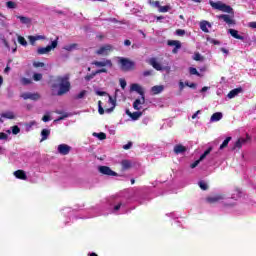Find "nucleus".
<instances>
[{
    "mask_svg": "<svg viewBox=\"0 0 256 256\" xmlns=\"http://www.w3.org/2000/svg\"><path fill=\"white\" fill-rule=\"evenodd\" d=\"M93 213L94 214L87 218L91 219V217H99V215H109V213H112L113 215H125V213H129V201L125 198L117 197L110 200L108 212H105L102 206H96L93 209Z\"/></svg>",
    "mask_w": 256,
    "mask_h": 256,
    "instance_id": "obj_1",
    "label": "nucleus"
},
{
    "mask_svg": "<svg viewBox=\"0 0 256 256\" xmlns=\"http://www.w3.org/2000/svg\"><path fill=\"white\" fill-rule=\"evenodd\" d=\"M241 197V192L239 190H237L234 194H232L231 198L225 199V197H223L222 195H216V196H211L207 198L208 203H225V205H227L228 207H233V205H235V202L229 204V202L231 201V199H233V201H237L239 198Z\"/></svg>",
    "mask_w": 256,
    "mask_h": 256,
    "instance_id": "obj_2",
    "label": "nucleus"
},
{
    "mask_svg": "<svg viewBox=\"0 0 256 256\" xmlns=\"http://www.w3.org/2000/svg\"><path fill=\"white\" fill-rule=\"evenodd\" d=\"M57 84H54L53 87H58L59 90L57 92L58 96L65 95V93H69L71 89V83L69 82L68 76H60L56 79Z\"/></svg>",
    "mask_w": 256,
    "mask_h": 256,
    "instance_id": "obj_3",
    "label": "nucleus"
},
{
    "mask_svg": "<svg viewBox=\"0 0 256 256\" xmlns=\"http://www.w3.org/2000/svg\"><path fill=\"white\" fill-rule=\"evenodd\" d=\"M209 3L212 9H216L217 11H222L223 13H233V8H231V6L227 4H224L221 1L214 2L210 0Z\"/></svg>",
    "mask_w": 256,
    "mask_h": 256,
    "instance_id": "obj_4",
    "label": "nucleus"
},
{
    "mask_svg": "<svg viewBox=\"0 0 256 256\" xmlns=\"http://www.w3.org/2000/svg\"><path fill=\"white\" fill-rule=\"evenodd\" d=\"M59 44V37H57L55 40L51 42V45H48L46 47H39L37 49L38 55H47V53H51L53 49H57V45Z\"/></svg>",
    "mask_w": 256,
    "mask_h": 256,
    "instance_id": "obj_5",
    "label": "nucleus"
},
{
    "mask_svg": "<svg viewBox=\"0 0 256 256\" xmlns=\"http://www.w3.org/2000/svg\"><path fill=\"white\" fill-rule=\"evenodd\" d=\"M119 64L121 65L122 71H131L135 67V62L127 58H120Z\"/></svg>",
    "mask_w": 256,
    "mask_h": 256,
    "instance_id": "obj_6",
    "label": "nucleus"
},
{
    "mask_svg": "<svg viewBox=\"0 0 256 256\" xmlns=\"http://www.w3.org/2000/svg\"><path fill=\"white\" fill-rule=\"evenodd\" d=\"M149 63L153 66L154 69H156V71H166L167 73H170L171 71V67H163L161 63L157 61V58H150Z\"/></svg>",
    "mask_w": 256,
    "mask_h": 256,
    "instance_id": "obj_7",
    "label": "nucleus"
},
{
    "mask_svg": "<svg viewBox=\"0 0 256 256\" xmlns=\"http://www.w3.org/2000/svg\"><path fill=\"white\" fill-rule=\"evenodd\" d=\"M119 92V90H116L115 92V98H113L111 95L108 94V103H110L111 107L107 108L105 110V113H113V110L115 109V107H117V93Z\"/></svg>",
    "mask_w": 256,
    "mask_h": 256,
    "instance_id": "obj_8",
    "label": "nucleus"
},
{
    "mask_svg": "<svg viewBox=\"0 0 256 256\" xmlns=\"http://www.w3.org/2000/svg\"><path fill=\"white\" fill-rule=\"evenodd\" d=\"M1 41L4 45V47L7 49V51H11L12 53H17V41H15V39L12 40L13 41L12 46L9 44L7 39H5V37H2Z\"/></svg>",
    "mask_w": 256,
    "mask_h": 256,
    "instance_id": "obj_9",
    "label": "nucleus"
},
{
    "mask_svg": "<svg viewBox=\"0 0 256 256\" xmlns=\"http://www.w3.org/2000/svg\"><path fill=\"white\" fill-rule=\"evenodd\" d=\"M17 115L11 110L4 111L0 114V123H4L5 119H16Z\"/></svg>",
    "mask_w": 256,
    "mask_h": 256,
    "instance_id": "obj_10",
    "label": "nucleus"
},
{
    "mask_svg": "<svg viewBox=\"0 0 256 256\" xmlns=\"http://www.w3.org/2000/svg\"><path fill=\"white\" fill-rule=\"evenodd\" d=\"M98 171L100 173H102V175H108L110 177H117V174L115 173V171L111 170V168H109L107 166H100L98 168Z\"/></svg>",
    "mask_w": 256,
    "mask_h": 256,
    "instance_id": "obj_11",
    "label": "nucleus"
},
{
    "mask_svg": "<svg viewBox=\"0 0 256 256\" xmlns=\"http://www.w3.org/2000/svg\"><path fill=\"white\" fill-rule=\"evenodd\" d=\"M211 151H213V148H208L201 156L198 160H196L195 162H193L192 164H190V168L191 169H195V167H197V165H199V163H201V161H203V159H205V157H207V155H209V153H211Z\"/></svg>",
    "mask_w": 256,
    "mask_h": 256,
    "instance_id": "obj_12",
    "label": "nucleus"
},
{
    "mask_svg": "<svg viewBox=\"0 0 256 256\" xmlns=\"http://www.w3.org/2000/svg\"><path fill=\"white\" fill-rule=\"evenodd\" d=\"M57 151L60 155H69L71 153V146L67 144L58 145Z\"/></svg>",
    "mask_w": 256,
    "mask_h": 256,
    "instance_id": "obj_13",
    "label": "nucleus"
},
{
    "mask_svg": "<svg viewBox=\"0 0 256 256\" xmlns=\"http://www.w3.org/2000/svg\"><path fill=\"white\" fill-rule=\"evenodd\" d=\"M251 140V137H249V135H247L246 136V138H239L236 142H235V144H234V146H233V150H235V149H241V147H243V145H245V143H247L248 141H250Z\"/></svg>",
    "mask_w": 256,
    "mask_h": 256,
    "instance_id": "obj_14",
    "label": "nucleus"
},
{
    "mask_svg": "<svg viewBox=\"0 0 256 256\" xmlns=\"http://www.w3.org/2000/svg\"><path fill=\"white\" fill-rule=\"evenodd\" d=\"M22 99H31V101H38V99H41V96L37 93H31V92H26L21 94Z\"/></svg>",
    "mask_w": 256,
    "mask_h": 256,
    "instance_id": "obj_15",
    "label": "nucleus"
},
{
    "mask_svg": "<svg viewBox=\"0 0 256 256\" xmlns=\"http://www.w3.org/2000/svg\"><path fill=\"white\" fill-rule=\"evenodd\" d=\"M93 65L96 67H113V63L109 59H103L102 61H94Z\"/></svg>",
    "mask_w": 256,
    "mask_h": 256,
    "instance_id": "obj_16",
    "label": "nucleus"
},
{
    "mask_svg": "<svg viewBox=\"0 0 256 256\" xmlns=\"http://www.w3.org/2000/svg\"><path fill=\"white\" fill-rule=\"evenodd\" d=\"M130 91L131 92L135 91L136 93H138V95H141V97H145V92L143 91V87H141V85L137 83L131 84Z\"/></svg>",
    "mask_w": 256,
    "mask_h": 256,
    "instance_id": "obj_17",
    "label": "nucleus"
},
{
    "mask_svg": "<svg viewBox=\"0 0 256 256\" xmlns=\"http://www.w3.org/2000/svg\"><path fill=\"white\" fill-rule=\"evenodd\" d=\"M141 105H145V96H141V99L138 98L134 101L133 109H135V111H141Z\"/></svg>",
    "mask_w": 256,
    "mask_h": 256,
    "instance_id": "obj_18",
    "label": "nucleus"
},
{
    "mask_svg": "<svg viewBox=\"0 0 256 256\" xmlns=\"http://www.w3.org/2000/svg\"><path fill=\"white\" fill-rule=\"evenodd\" d=\"M111 49H113L111 45H105L97 50L96 53L97 55H109V51H111Z\"/></svg>",
    "mask_w": 256,
    "mask_h": 256,
    "instance_id": "obj_19",
    "label": "nucleus"
},
{
    "mask_svg": "<svg viewBox=\"0 0 256 256\" xmlns=\"http://www.w3.org/2000/svg\"><path fill=\"white\" fill-rule=\"evenodd\" d=\"M199 27L204 33H209V29H211V23H209L207 20H203L200 22Z\"/></svg>",
    "mask_w": 256,
    "mask_h": 256,
    "instance_id": "obj_20",
    "label": "nucleus"
},
{
    "mask_svg": "<svg viewBox=\"0 0 256 256\" xmlns=\"http://www.w3.org/2000/svg\"><path fill=\"white\" fill-rule=\"evenodd\" d=\"M187 151V147L183 146V144H177L174 146V153L176 155H183Z\"/></svg>",
    "mask_w": 256,
    "mask_h": 256,
    "instance_id": "obj_21",
    "label": "nucleus"
},
{
    "mask_svg": "<svg viewBox=\"0 0 256 256\" xmlns=\"http://www.w3.org/2000/svg\"><path fill=\"white\" fill-rule=\"evenodd\" d=\"M121 165H122L123 171H127V170L131 169V167H133V165H135V163L131 160H122Z\"/></svg>",
    "mask_w": 256,
    "mask_h": 256,
    "instance_id": "obj_22",
    "label": "nucleus"
},
{
    "mask_svg": "<svg viewBox=\"0 0 256 256\" xmlns=\"http://www.w3.org/2000/svg\"><path fill=\"white\" fill-rule=\"evenodd\" d=\"M217 18L222 20L224 23H227V25H233V19H231V16L227 14H221L217 16Z\"/></svg>",
    "mask_w": 256,
    "mask_h": 256,
    "instance_id": "obj_23",
    "label": "nucleus"
},
{
    "mask_svg": "<svg viewBox=\"0 0 256 256\" xmlns=\"http://www.w3.org/2000/svg\"><path fill=\"white\" fill-rule=\"evenodd\" d=\"M239 93H243V88H236V89H233L231 90L227 97L228 99H234V97H237V95H239Z\"/></svg>",
    "mask_w": 256,
    "mask_h": 256,
    "instance_id": "obj_24",
    "label": "nucleus"
},
{
    "mask_svg": "<svg viewBox=\"0 0 256 256\" xmlns=\"http://www.w3.org/2000/svg\"><path fill=\"white\" fill-rule=\"evenodd\" d=\"M228 33H230V35L232 37H234V39H239L240 41H245V37L239 35V32L235 29H229Z\"/></svg>",
    "mask_w": 256,
    "mask_h": 256,
    "instance_id": "obj_25",
    "label": "nucleus"
},
{
    "mask_svg": "<svg viewBox=\"0 0 256 256\" xmlns=\"http://www.w3.org/2000/svg\"><path fill=\"white\" fill-rule=\"evenodd\" d=\"M14 176L16 177V179H22V181H26L27 179V174L23 170L15 171Z\"/></svg>",
    "mask_w": 256,
    "mask_h": 256,
    "instance_id": "obj_26",
    "label": "nucleus"
},
{
    "mask_svg": "<svg viewBox=\"0 0 256 256\" xmlns=\"http://www.w3.org/2000/svg\"><path fill=\"white\" fill-rule=\"evenodd\" d=\"M222 119H223V113L216 112L211 116L210 121L211 123H216L217 121H221Z\"/></svg>",
    "mask_w": 256,
    "mask_h": 256,
    "instance_id": "obj_27",
    "label": "nucleus"
},
{
    "mask_svg": "<svg viewBox=\"0 0 256 256\" xmlns=\"http://www.w3.org/2000/svg\"><path fill=\"white\" fill-rule=\"evenodd\" d=\"M51 135V130L50 129H43L41 131V142L43 141H47V139H49V136Z\"/></svg>",
    "mask_w": 256,
    "mask_h": 256,
    "instance_id": "obj_28",
    "label": "nucleus"
},
{
    "mask_svg": "<svg viewBox=\"0 0 256 256\" xmlns=\"http://www.w3.org/2000/svg\"><path fill=\"white\" fill-rule=\"evenodd\" d=\"M163 89H165V87L163 86H153L151 88V92L153 93V95H159V93H162Z\"/></svg>",
    "mask_w": 256,
    "mask_h": 256,
    "instance_id": "obj_29",
    "label": "nucleus"
},
{
    "mask_svg": "<svg viewBox=\"0 0 256 256\" xmlns=\"http://www.w3.org/2000/svg\"><path fill=\"white\" fill-rule=\"evenodd\" d=\"M168 45L170 47H176V49H181V42L179 40H169Z\"/></svg>",
    "mask_w": 256,
    "mask_h": 256,
    "instance_id": "obj_30",
    "label": "nucleus"
},
{
    "mask_svg": "<svg viewBox=\"0 0 256 256\" xmlns=\"http://www.w3.org/2000/svg\"><path fill=\"white\" fill-rule=\"evenodd\" d=\"M17 19H19L20 22L23 23L24 25L31 23V19L25 16H17Z\"/></svg>",
    "mask_w": 256,
    "mask_h": 256,
    "instance_id": "obj_31",
    "label": "nucleus"
},
{
    "mask_svg": "<svg viewBox=\"0 0 256 256\" xmlns=\"http://www.w3.org/2000/svg\"><path fill=\"white\" fill-rule=\"evenodd\" d=\"M93 136L97 137V139H100V141H103L104 139H107V135L103 132H100V133L94 132Z\"/></svg>",
    "mask_w": 256,
    "mask_h": 256,
    "instance_id": "obj_32",
    "label": "nucleus"
},
{
    "mask_svg": "<svg viewBox=\"0 0 256 256\" xmlns=\"http://www.w3.org/2000/svg\"><path fill=\"white\" fill-rule=\"evenodd\" d=\"M141 115H143V112H133L130 117L132 119V121H137V119H139V117H141Z\"/></svg>",
    "mask_w": 256,
    "mask_h": 256,
    "instance_id": "obj_33",
    "label": "nucleus"
},
{
    "mask_svg": "<svg viewBox=\"0 0 256 256\" xmlns=\"http://www.w3.org/2000/svg\"><path fill=\"white\" fill-rule=\"evenodd\" d=\"M230 141H231V137L229 136V137H227V138L223 141V143L220 145V149H221V150H222V149H225V147H227V145H229Z\"/></svg>",
    "mask_w": 256,
    "mask_h": 256,
    "instance_id": "obj_34",
    "label": "nucleus"
},
{
    "mask_svg": "<svg viewBox=\"0 0 256 256\" xmlns=\"http://www.w3.org/2000/svg\"><path fill=\"white\" fill-rule=\"evenodd\" d=\"M170 9H171V6H169V5H167V6H160L158 8L159 13H167Z\"/></svg>",
    "mask_w": 256,
    "mask_h": 256,
    "instance_id": "obj_35",
    "label": "nucleus"
},
{
    "mask_svg": "<svg viewBox=\"0 0 256 256\" xmlns=\"http://www.w3.org/2000/svg\"><path fill=\"white\" fill-rule=\"evenodd\" d=\"M18 43L23 47H27V40H25V37L23 36H18Z\"/></svg>",
    "mask_w": 256,
    "mask_h": 256,
    "instance_id": "obj_36",
    "label": "nucleus"
},
{
    "mask_svg": "<svg viewBox=\"0 0 256 256\" xmlns=\"http://www.w3.org/2000/svg\"><path fill=\"white\" fill-rule=\"evenodd\" d=\"M151 198L146 197V196H141L139 199H134L135 201H138L140 205H143L145 201H149Z\"/></svg>",
    "mask_w": 256,
    "mask_h": 256,
    "instance_id": "obj_37",
    "label": "nucleus"
},
{
    "mask_svg": "<svg viewBox=\"0 0 256 256\" xmlns=\"http://www.w3.org/2000/svg\"><path fill=\"white\" fill-rule=\"evenodd\" d=\"M192 59L194 61H203V56H201V54L199 52H196L193 56Z\"/></svg>",
    "mask_w": 256,
    "mask_h": 256,
    "instance_id": "obj_38",
    "label": "nucleus"
},
{
    "mask_svg": "<svg viewBox=\"0 0 256 256\" xmlns=\"http://www.w3.org/2000/svg\"><path fill=\"white\" fill-rule=\"evenodd\" d=\"M189 73L190 75H197V77H201V74L197 71V68L190 67Z\"/></svg>",
    "mask_w": 256,
    "mask_h": 256,
    "instance_id": "obj_39",
    "label": "nucleus"
},
{
    "mask_svg": "<svg viewBox=\"0 0 256 256\" xmlns=\"http://www.w3.org/2000/svg\"><path fill=\"white\" fill-rule=\"evenodd\" d=\"M206 40L208 41V43H211L212 45H221V42L211 37H207Z\"/></svg>",
    "mask_w": 256,
    "mask_h": 256,
    "instance_id": "obj_40",
    "label": "nucleus"
},
{
    "mask_svg": "<svg viewBox=\"0 0 256 256\" xmlns=\"http://www.w3.org/2000/svg\"><path fill=\"white\" fill-rule=\"evenodd\" d=\"M76 48H77V44L64 46L65 51H73V49H76Z\"/></svg>",
    "mask_w": 256,
    "mask_h": 256,
    "instance_id": "obj_41",
    "label": "nucleus"
},
{
    "mask_svg": "<svg viewBox=\"0 0 256 256\" xmlns=\"http://www.w3.org/2000/svg\"><path fill=\"white\" fill-rule=\"evenodd\" d=\"M6 6L8 7V9H15V7H17V4L13 1H8L6 3Z\"/></svg>",
    "mask_w": 256,
    "mask_h": 256,
    "instance_id": "obj_42",
    "label": "nucleus"
},
{
    "mask_svg": "<svg viewBox=\"0 0 256 256\" xmlns=\"http://www.w3.org/2000/svg\"><path fill=\"white\" fill-rule=\"evenodd\" d=\"M9 139V135L5 132H0V141H7Z\"/></svg>",
    "mask_w": 256,
    "mask_h": 256,
    "instance_id": "obj_43",
    "label": "nucleus"
},
{
    "mask_svg": "<svg viewBox=\"0 0 256 256\" xmlns=\"http://www.w3.org/2000/svg\"><path fill=\"white\" fill-rule=\"evenodd\" d=\"M33 79L34 81H41V79H43V75L41 73H35L33 75Z\"/></svg>",
    "mask_w": 256,
    "mask_h": 256,
    "instance_id": "obj_44",
    "label": "nucleus"
},
{
    "mask_svg": "<svg viewBox=\"0 0 256 256\" xmlns=\"http://www.w3.org/2000/svg\"><path fill=\"white\" fill-rule=\"evenodd\" d=\"M198 185L200 189H202V191H207V183H205L204 181H200Z\"/></svg>",
    "mask_w": 256,
    "mask_h": 256,
    "instance_id": "obj_45",
    "label": "nucleus"
},
{
    "mask_svg": "<svg viewBox=\"0 0 256 256\" xmlns=\"http://www.w3.org/2000/svg\"><path fill=\"white\" fill-rule=\"evenodd\" d=\"M12 133L13 135H18V133H21V128H19V126H13Z\"/></svg>",
    "mask_w": 256,
    "mask_h": 256,
    "instance_id": "obj_46",
    "label": "nucleus"
},
{
    "mask_svg": "<svg viewBox=\"0 0 256 256\" xmlns=\"http://www.w3.org/2000/svg\"><path fill=\"white\" fill-rule=\"evenodd\" d=\"M34 125H37V123L35 121H31L26 125V130L27 131H31L32 127H34Z\"/></svg>",
    "mask_w": 256,
    "mask_h": 256,
    "instance_id": "obj_47",
    "label": "nucleus"
},
{
    "mask_svg": "<svg viewBox=\"0 0 256 256\" xmlns=\"http://www.w3.org/2000/svg\"><path fill=\"white\" fill-rule=\"evenodd\" d=\"M119 83H120V87H121L122 89H125V88L127 87V81H125V79L120 78V79H119Z\"/></svg>",
    "mask_w": 256,
    "mask_h": 256,
    "instance_id": "obj_48",
    "label": "nucleus"
},
{
    "mask_svg": "<svg viewBox=\"0 0 256 256\" xmlns=\"http://www.w3.org/2000/svg\"><path fill=\"white\" fill-rule=\"evenodd\" d=\"M98 113L100 115H103L105 113V109H103V106H101V101L98 102Z\"/></svg>",
    "mask_w": 256,
    "mask_h": 256,
    "instance_id": "obj_49",
    "label": "nucleus"
},
{
    "mask_svg": "<svg viewBox=\"0 0 256 256\" xmlns=\"http://www.w3.org/2000/svg\"><path fill=\"white\" fill-rule=\"evenodd\" d=\"M85 95H87V91L83 90L76 96V99H83Z\"/></svg>",
    "mask_w": 256,
    "mask_h": 256,
    "instance_id": "obj_50",
    "label": "nucleus"
},
{
    "mask_svg": "<svg viewBox=\"0 0 256 256\" xmlns=\"http://www.w3.org/2000/svg\"><path fill=\"white\" fill-rule=\"evenodd\" d=\"M21 83H22V85H30L31 79L22 78V79H21Z\"/></svg>",
    "mask_w": 256,
    "mask_h": 256,
    "instance_id": "obj_51",
    "label": "nucleus"
},
{
    "mask_svg": "<svg viewBox=\"0 0 256 256\" xmlns=\"http://www.w3.org/2000/svg\"><path fill=\"white\" fill-rule=\"evenodd\" d=\"M176 35H178V37H183V35H185V30L183 29L176 30Z\"/></svg>",
    "mask_w": 256,
    "mask_h": 256,
    "instance_id": "obj_52",
    "label": "nucleus"
},
{
    "mask_svg": "<svg viewBox=\"0 0 256 256\" xmlns=\"http://www.w3.org/2000/svg\"><path fill=\"white\" fill-rule=\"evenodd\" d=\"M33 67H36V68L45 67V63H43V62H34Z\"/></svg>",
    "mask_w": 256,
    "mask_h": 256,
    "instance_id": "obj_53",
    "label": "nucleus"
},
{
    "mask_svg": "<svg viewBox=\"0 0 256 256\" xmlns=\"http://www.w3.org/2000/svg\"><path fill=\"white\" fill-rule=\"evenodd\" d=\"M96 95H99L100 97H103V96L106 95V96L108 97L109 94H108L107 92L99 91V90H98V91H96Z\"/></svg>",
    "mask_w": 256,
    "mask_h": 256,
    "instance_id": "obj_54",
    "label": "nucleus"
},
{
    "mask_svg": "<svg viewBox=\"0 0 256 256\" xmlns=\"http://www.w3.org/2000/svg\"><path fill=\"white\" fill-rule=\"evenodd\" d=\"M131 147H133V143L132 142H128L126 145L123 146V149L128 150Z\"/></svg>",
    "mask_w": 256,
    "mask_h": 256,
    "instance_id": "obj_55",
    "label": "nucleus"
},
{
    "mask_svg": "<svg viewBox=\"0 0 256 256\" xmlns=\"http://www.w3.org/2000/svg\"><path fill=\"white\" fill-rule=\"evenodd\" d=\"M166 215H167V217H171L172 219H177V217H178L177 214L174 212L168 213Z\"/></svg>",
    "mask_w": 256,
    "mask_h": 256,
    "instance_id": "obj_56",
    "label": "nucleus"
},
{
    "mask_svg": "<svg viewBox=\"0 0 256 256\" xmlns=\"http://www.w3.org/2000/svg\"><path fill=\"white\" fill-rule=\"evenodd\" d=\"M31 45H35V41H37L36 36H29Z\"/></svg>",
    "mask_w": 256,
    "mask_h": 256,
    "instance_id": "obj_57",
    "label": "nucleus"
},
{
    "mask_svg": "<svg viewBox=\"0 0 256 256\" xmlns=\"http://www.w3.org/2000/svg\"><path fill=\"white\" fill-rule=\"evenodd\" d=\"M42 121H44V123H47V122L51 121V117L49 115H45V116H43Z\"/></svg>",
    "mask_w": 256,
    "mask_h": 256,
    "instance_id": "obj_58",
    "label": "nucleus"
},
{
    "mask_svg": "<svg viewBox=\"0 0 256 256\" xmlns=\"http://www.w3.org/2000/svg\"><path fill=\"white\" fill-rule=\"evenodd\" d=\"M185 85H186V87H190L191 89H195V87H196L195 83H190L189 84V82H186Z\"/></svg>",
    "mask_w": 256,
    "mask_h": 256,
    "instance_id": "obj_59",
    "label": "nucleus"
},
{
    "mask_svg": "<svg viewBox=\"0 0 256 256\" xmlns=\"http://www.w3.org/2000/svg\"><path fill=\"white\" fill-rule=\"evenodd\" d=\"M198 115H201V110L196 111V112L192 115V119H197Z\"/></svg>",
    "mask_w": 256,
    "mask_h": 256,
    "instance_id": "obj_60",
    "label": "nucleus"
},
{
    "mask_svg": "<svg viewBox=\"0 0 256 256\" xmlns=\"http://www.w3.org/2000/svg\"><path fill=\"white\" fill-rule=\"evenodd\" d=\"M153 71L147 70L143 72L144 77H149V75H152Z\"/></svg>",
    "mask_w": 256,
    "mask_h": 256,
    "instance_id": "obj_61",
    "label": "nucleus"
},
{
    "mask_svg": "<svg viewBox=\"0 0 256 256\" xmlns=\"http://www.w3.org/2000/svg\"><path fill=\"white\" fill-rule=\"evenodd\" d=\"M248 27H250L251 29H256V22L248 23Z\"/></svg>",
    "mask_w": 256,
    "mask_h": 256,
    "instance_id": "obj_62",
    "label": "nucleus"
},
{
    "mask_svg": "<svg viewBox=\"0 0 256 256\" xmlns=\"http://www.w3.org/2000/svg\"><path fill=\"white\" fill-rule=\"evenodd\" d=\"M220 51L224 53V55H229V50H227V48H220Z\"/></svg>",
    "mask_w": 256,
    "mask_h": 256,
    "instance_id": "obj_63",
    "label": "nucleus"
},
{
    "mask_svg": "<svg viewBox=\"0 0 256 256\" xmlns=\"http://www.w3.org/2000/svg\"><path fill=\"white\" fill-rule=\"evenodd\" d=\"M64 213H69L70 215H73V210L71 208L64 209Z\"/></svg>",
    "mask_w": 256,
    "mask_h": 256,
    "instance_id": "obj_64",
    "label": "nucleus"
}]
</instances>
